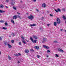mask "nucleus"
Here are the masks:
<instances>
[{"label":"nucleus","instance_id":"obj_1","mask_svg":"<svg viewBox=\"0 0 66 66\" xmlns=\"http://www.w3.org/2000/svg\"><path fill=\"white\" fill-rule=\"evenodd\" d=\"M28 18L29 19H30V20H32L33 19V18H34V17L33 15L31 14L30 16H28Z\"/></svg>","mask_w":66,"mask_h":66},{"label":"nucleus","instance_id":"obj_2","mask_svg":"<svg viewBox=\"0 0 66 66\" xmlns=\"http://www.w3.org/2000/svg\"><path fill=\"white\" fill-rule=\"evenodd\" d=\"M30 40H31L32 42L33 43H36V41H37L36 40H34L33 38H32V37L30 38Z\"/></svg>","mask_w":66,"mask_h":66},{"label":"nucleus","instance_id":"obj_3","mask_svg":"<svg viewBox=\"0 0 66 66\" xmlns=\"http://www.w3.org/2000/svg\"><path fill=\"white\" fill-rule=\"evenodd\" d=\"M57 22L58 24L60 23H61V21H60V19L59 18H57Z\"/></svg>","mask_w":66,"mask_h":66},{"label":"nucleus","instance_id":"obj_4","mask_svg":"<svg viewBox=\"0 0 66 66\" xmlns=\"http://www.w3.org/2000/svg\"><path fill=\"white\" fill-rule=\"evenodd\" d=\"M43 41H42V43H45V42L47 41V39L45 38H43Z\"/></svg>","mask_w":66,"mask_h":66},{"label":"nucleus","instance_id":"obj_5","mask_svg":"<svg viewBox=\"0 0 66 66\" xmlns=\"http://www.w3.org/2000/svg\"><path fill=\"white\" fill-rule=\"evenodd\" d=\"M17 17H18V16L17 15H14L13 16V19H16L17 18Z\"/></svg>","mask_w":66,"mask_h":66},{"label":"nucleus","instance_id":"obj_6","mask_svg":"<svg viewBox=\"0 0 66 66\" xmlns=\"http://www.w3.org/2000/svg\"><path fill=\"white\" fill-rule=\"evenodd\" d=\"M43 46L44 48H45L47 49H49L50 48L49 47L46 45H43Z\"/></svg>","mask_w":66,"mask_h":66},{"label":"nucleus","instance_id":"obj_7","mask_svg":"<svg viewBox=\"0 0 66 66\" xmlns=\"http://www.w3.org/2000/svg\"><path fill=\"white\" fill-rule=\"evenodd\" d=\"M42 6L43 7L45 8V7L47 6V5H46L45 3H44L42 4Z\"/></svg>","mask_w":66,"mask_h":66},{"label":"nucleus","instance_id":"obj_8","mask_svg":"<svg viewBox=\"0 0 66 66\" xmlns=\"http://www.w3.org/2000/svg\"><path fill=\"white\" fill-rule=\"evenodd\" d=\"M58 50L59 52H64V51L62 49H61V48H58Z\"/></svg>","mask_w":66,"mask_h":66},{"label":"nucleus","instance_id":"obj_9","mask_svg":"<svg viewBox=\"0 0 66 66\" xmlns=\"http://www.w3.org/2000/svg\"><path fill=\"white\" fill-rule=\"evenodd\" d=\"M29 52V50L28 49H26L25 51V52L26 53H28Z\"/></svg>","mask_w":66,"mask_h":66},{"label":"nucleus","instance_id":"obj_10","mask_svg":"<svg viewBox=\"0 0 66 66\" xmlns=\"http://www.w3.org/2000/svg\"><path fill=\"white\" fill-rule=\"evenodd\" d=\"M35 49H37V50H38L39 49V47L38 46H35Z\"/></svg>","mask_w":66,"mask_h":66},{"label":"nucleus","instance_id":"obj_11","mask_svg":"<svg viewBox=\"0 0 66 66\" xmlns=\"http://www.w3.org/2000/svg\"><path fill=\"white\" fill-rule=\"evenodd\" d=\"M15 3V2H11V4L12 5H14Z\"/></svg>","mask_w":66,"mask_h":66},{"label":"nucleus","instance_id":"obj_12","mask_svg":"<svg viewBox=\"0 0 66 66\" xmlns=\"http://www.w3.org/2000/svg\"><path fill=\"white\" fill-rule=\"evenodd\" d=\"M8 57L10 60H12V58H11V57L10 56V55H8Z\"/></svg>","mask_w":66,"mask_h":66},{"label":"nucleus","instance_id":"obj_13","mask_svg":"<svg viewBox=\"0 0 66 66\" xmlns=\"http://www.w3.org/2000/svg\"><path fill=\"white\" fill-rule=\"evenodd\" d=\"M22 42L25 45L27 44V43H26V41H24V40H22Z\"/></svg>","mask_w":66,"mask_h":66},{"label":"nucleus","instance_id":"obj_14","mask_svg":"<svg viewBox=\"0 0 66 66\" xmlns=\"http://www.w3.org/2000/svg\"><path fill=\"white\" fill-rule=\"evenodd\" d=\"M8 47L9 48H12V46L10 45L9 44L8 45Z\"/></svg>","mask_w":66,"mask_h":66},{"label":"nucleus","instance_id":"obj_15","mask_svg":"<svg viewBox=\"0 0 66 66\" xmlns=\"http://www.w3.org/2000/svg\"><path fill=\"white\" fill-rule=\"evenodd\" d=\"M11 21L12 23H13V24H15V22H14V21L12 19L11 20Z\"/></svg>","mask_w":66,"mask_h":66},{"label":"nucleus","instance_id":"obj_16","mask_svg":"<svg viewBox=\"0 0 66 66\" xmlns=\"http://www.w3.org/2000/svg\"><path fill=\"white\" fill-rule=\"evenodd\" d=\"M0 7L1 8H3L4 7V6L2 5H1L0 6Z\"/></svg>","mask_w":66,"mask_h":66},{"label":"nucleus","instance_id":"obj_17","mask_svg":"<svg viewBox=\"0 0 66 66\" xmlns=\"http://www.w3.org/2000/svg\"><path fill=\"white\" fill-rule=\"evenodd\" d=\"M5 13V12L3 11V10H0V13Z\"/></svg>","mask_w":66,"mask_h":66},{"label":"nucleus","instance_id":"obj_18","mask_svg":"<svg viewBox=\"0 0 66 66\" xmlns=\"http://www.w3.org/2000/svg\"><path fill=\"white\" fill-rule=\"evenodd\" d=\"M63 18L64 19V20H65L66 19V17L64 15L63 16Z\"/></svg>","mask_w":66,"mask_h":66},{"label":"nucleus","instance_id":"obj_19","mask_svg":"<svg viewBox=\"0 0 66 66\" xmlns=\"http://www.w3.org/2000/svg\"><path fill=\"white\" fill-rule=\"evenodd\" d=\"M33 37H34V38H35V39H37L38 38L36 36H33Z\"/></svg>","mask_w":66,"mask_h":66},{"label":"nucleus","instance_id":"obj_20","mask_svg":"<svg viewBox=\"0 0 66 66\" xmlns=\"http://www.w3.org/2000/svg\"><path fill=\"white\" fill-rule=\"evenodd\" d=\"M4 44L5 45V46H6V45H8L9 44V43H8L7 42H5V43H4Z\"/></svg>","mask_w":66,"mask_h":66},{"label":"nucleus","instance_id":"obj_21","mask_svg":"<svg viewBox=\"0 0 66 66\" xmlns=\"http://www.w3.org/2000/svg\"><path fill=\"white\" fill-rule=\"evenodd\" d=\"M17 16H18L17 18H19V19H21V16H20L19 15H17Z\"/></svg>","mask_w":66,"mask_h":66},{"label":"nucleus","instance_id":"obj_22","mask_svg":"<svg viewBox=\"0 0 66 66\" xmlns=\"http://www.w3.org/2000/svg\"><path fill=\"white\" fill-rule=\"evenodd\" d=\"M54 24L55 26H56L57 24L56 22H55L54 23Z\"/></svg>","mask_w":66,"mask_h":66},{"label":"nucleus","instance_id":"obj_23","mask_svg":"<svg viewBox=\"0 0 66 66\" xmlns=\"http://www.w3.org/2000/svg\"><path fill=\"white\" fill-rule=\"evenodd\" d=\"M57 11H58V12H61V10L59 8H58L57 9Z\"/></svg>","mask_w":66,"mask_h":66},{"label":"nucleus","instance_id":"obj_24","mask_svg":"<svg viewBox=\"0 0 66 66\" xmlns=\"http://www.w3.org/2000/svg\"><path fill=\"white\" fill-rule=\"evenodd\" d=\"M11 35H12V36H15V34L13 33H12Z\"/></svg>","mask_w":66,"mask_h":66},{"label":"nucleus","instance_id":"obj_25","mask_svg":"<svg viewBox=\"0 0 66 66\" xmlns=\"http://www.w3.org/2000/svg\"><path fill=\"white\" fill-rule=\"evenodd\" d=\"M4 21L3 20H1L0 21V22H1L2 23H3V22H4Z\"/></svg>","mask_w":66,"mask_h":66},{"label":"nucleus","instance_id":"obj_26","mask_svg":"<svg viewBox=\"0 0 66 66\" xmlns=\"http://www.w3.org/2000/svg\"><path fill=\"white\" fill-rule=\"evenodd\" d=\"M47 53H50V51L49 50H47Z\"/></svg>","mask_w":66,"mask_h":66},{"label":"nucleus","instance_id":"obj_27","mask_svg":"<svg viewBox=\"0 0 66 66\" xmlns=\"http://www.w3.org/2000/svg\"><path fill=\"white\" fill-rule=\"evenodd\" d=\"M13 9H14L15 10H17V9H16V8L15 6H13Z\"/></svg>","mask_w":66,"mask_h":66},{"label":"nucleus","instance_id":"obj_28","mask_svg":"<svg viewBox=\"0 0 66 66\" xmlns=\"http://www.w3.org/2000/svg\"><path fill=\"white\" fill-rule=\"evenodd\" d=\"M11 42L13 44L14 43V40H12L11 41Z\"/></svg>","mask_w":66,"mask_h":66},{"label":"nucleus","instance_id":"obj_29","mask_svg":"<svg viewBox=\"0 0 66 66\" xmlns=\"http://www.w3.org/2000/svg\"><path fill=\"white\" fill-rule=\"evenodd\" d=\"M3 30H6L7 29L6 28L3 27Z\"/></svg>","mask_w":66,"mask_h":66},{"label":"nucleus","instance_id":"obj_30","mask_svg":"<svg viewBox=\"0 0 66 66\" xmlns=\"http://www.w3.org/2000/svg\"><path fill=\"white\" fill-rule=\"evenodd\" d=\"M21 38L22 39H24V38H25L23 36L21 37Z\"/></svg>","mask_w":66,"mask_h":66},{"label":"nucleus","instance_id":"obj_31","mask_svg":"<svg viewBox=\"0 0 66 66\" xmlns=\"http://www.w3.org/2000/svg\"><path fill=\"white\" fill-rule=\"evenodd\" d=\"M57 43V41H56V40H55V41H54L53 42L54 43Z\"/></svg>","mask_w":66,"mask_h":66},{"label":"nucleus","instance_id":"obj_32","mask_svg":"<svg viewBox=\"0 0 66 66\" xmlns=\"http://www.w3.org/2000/svg\"><path fill=\"white\" fill-rule=\"evenodd\" d=\"M30 51H32V52H34V51L33 49H31L30 50Z\"/></svg>","mask_w":66,"mask_h":66},{"label":"nucleus","instance_id":"obj_33","mask_svg":"<svg viewBox=\"0 0 66 66\" xmlns=\"http://www.w3.org/2000/svg\"><path fill=\"white\" fill-rule=\"evenodd\" d=\"M55 11L57 13H59V11H58L57 10L55 9Z\"/></svg>","mask_w":66,"mask_h":66},{"label":"nucleus","instance_id":"obj_34","mask_svg":"<svg viewBox=\"0 0 66 66\" xmlns=\"http://www.w3.org/2000/svg\"><path fill=\"white\" fill-rule=\"evenodd\" d=\"M5 26H7L8 25L7 23L6 22L5 23Z\"/></svg>","mask_w":66,"mask_h":66},{"label":"nucleus","instance_id":"obj_35","mask_svg":"<svg viewBox=\"0 0 66 66\" xmlns=\"http://www.w3.org/2000/svg\"><path fill=\"white\" fill-rule=\"evenodd\" d=\"M55 55L56 57H59V55H58L57 54H56Z\"/></svg>","mask_w":66,"mask_h":66},{"label":"nucleus","instance_id":"obj_36","mask_svg":"<svg viewBox=\"0 0 66 66\" xmlns=\"http://www.w3.org/2000/svg\"><path fill=\"white\" fill-rule=\"evenodd\" d=\"M6 2H7V3H8L9 2V0H6Z\"/></svg>","mask_w":66,"mask_h":66},{"label":"nucleus","instance_id":"obj_37","mask_svg":"<svg viewBox=\"0 0 66 66\" xmlns=\"http://www.w3.org/2000/svg\"><path fill=\"white\" fill-rule=\"evenodd\" d=\"M37 58H39V57H40V56H39L38 55H37Z\"/></svg>","mask_w":66,"mask_h":66},{"label":"nucleus","instance_id":"obj_38","mask_svg":"<svg viewBox=\"0 0 66 66\" xmlns=\"http://www.w3.org/2000/svg\"><path fill=\"white\" fill-rule=\"evenodd\" d=\"M15 56H18L19 55L18 54H16L15 55Z\"/></svg>","mask_w":66,"mask_h":66},{"label":"nucleus","instance_id":"obj_39","mask_svg":"<svg viewBox=\"0 0 66 66\" xmlns=\"http://www.w3.org/2000/svg\"><path fill=\"white\" fill-rule=\"evenodd\" d=\"M33 26H36V24H32Z\"/></svg>","mask_w":66,"mask_h":66},{"label":"nucleus","instance_id":"obj_40","mask_svg":"<svg viewBox=\"0 0 66 66\" xmlns=\"http://www.w3.org/2000/svg\"><path fill=\"white\" fill-rule=\"evenodd\" d=\"M36 10L37 11V12H39V10L38 9H36Z\"/></svg>","mask_w":66,"mask_h":66},{"label":"nucleus","instance_id":"obj_41","mask_svg":"<svg viewBox=\"0 0 66 66\" xmlns=\"http://www.w3.org/2000/svg\"><path fill=\"white\" fill-rule=\"evenodd\" d=\"M50 16H52H52H53V15L51 14H50Z\"/></svg>","mask_w":66,"mask_h":66},{"label":"nucleus","instance_id":"obj_42","mask_svg":"<svg viewBox=\"0 0 66 66\" xmlns=\"http://www.w3.org/2000/svg\"><path fill=\"white\" fill-rule=\"evenodd\" d=\"M2 40V38H1V37H0V40Z\"/></svg>","mask_w":66,"mask_h":66},{"label":"nucleus","instance_id":"obj_43","mask_svg":"<svg viewBox=\"0 0 66 66\" xmlns=\"http://www.w3.org/2000/svg\"><path fill=\"white\" fill-rule=\"evenodd\" d=\"M62 10H63V11H65V9L64 8L62 9Z\"/></svg>","mask_w":66,"mask_h":66},{"label":"nucleus","instance_id":"obj_44","mask_svg":"<svg viewBox=\"0 0 66 66\" xmlns=\"http://www.w3.org/2000/svg\"><path fill=\"white\" fill-rule=\"evenodd\" d=\"M17 14L18 15H20V13L19 12H17Z\"/></svg>","mask_w":66,"mask_h":66},{"label":"nucleus","instance_id":"obj_45","mask_svg":"<svg viewBox=\"0 0 66 66\" xmlns=\"http://www.w3.org/2000/svg\"><path fill=\"white\" fill-rule=\"evenodd\" d=\"M19 45H21V42H19Z\"/></svg>","mask_w":66,"mask_h":66},{"label":"nucleus","instance_id":"obj_46","mask_svg":"<svg viewBox=\"0 0 66 66\" xmlns=\"http://www.w3.org/2000/svg\"><path fill=\"white\" fill-rule=\"evenodd\" d=\"M50 25V24H47V26H48V27H49Z\"/></svg>","mask_w":66,"mask_h":66},{"label":"nucleus","instance_id":"obj_47","mask_svg":"<svg viewBox=\"0 0 66 66\" xmlns=\"http://www.w3.org/2000/svg\"><path fill=\"white\" fill-rule=\"evenodd\" d=\"M18 55H20H20H21V54H20L19 53H18Z\"/></svg>","mask_w":66,"mask_h":66},{"label":"nucleus","instance_id":"obj_48","mask_svg":"<svg viewBox=\"0 0 66 66\" xmlns=\"http://www.w3.org/2000/svg\"><path fill=\"white\" fill-rule=\"evenodd\" d=\"M34 2H36V0H33Z\"/></svg>","mask_w":66,"mask_h":66},{"label":"nucleus","instance_id":"obj_49","mask_svg":"<svg viewBox=\"0 0 66 66\" xmlns=\"http://www.w3.org/2000/svg\"><path fill=\"white\" fill-rule=\"evenodd\" d=\"M46 56H47V57H49V55H46Z\"/></svg>","mask_w":66,"mask_h":66},{"label":"nucleus","instance_id":"obj_50","mask_svg":"<svg viewBox=\"0 0 66 66\" xmlns=\"http://www.w3.org/2000/svg\"><path fill=\"white\" fill-rule=\"evenodd\" d=\"M30 26H33V24H30Z\"/></svg>","mask_w":66,"mask_h":66},{"label":"nucleus","instance_id":"obj_51","mask_svg":"<svg viewBox=\"0 0 66 66\" xmlns=\"http://www.w3.org/2000/svg\"><path fill=\"white\" fill-rule=\"evenodd\" d=\"M61 31H63V29H61Z\"/></svg>","mask_w":66,"mask_h":66},{"label":"nucleus","instance_id":"obj_52","mask_svg":"<svg viewBox=\"0 0 66 66\" xmlns=\"http://www.w3.org/2000/svg\"><path fill=\"white\" fill-rule=\"evenodd\" d=\"M9 37H11V36L10 35L9 36Z\"/></svg>","mask_w":66,"mask_h":66},{"label":"nucleus","instance_id":"obj_53","mask_svg":"<svg viewBox=\"0 0 66 66\" xmlns=\"http://www.w3.org/2000/svg\"><path fill=\"white\" fill-rule=\"evenodd\" d=\"M18 63H20V62L18 61Z\"/></svg>","mask_w":66,"mask_h":66},{"label":"nucleus","instance_id":"obj_54","mask_svg":"<svg viewBox=\"0 0 66 66\" xmlns=\"http://www.w3.org/2000/svg\"><path fill=\"white\" fill-rule=\"evenodd\" d=\"M6 8H8V7L7 6H6Z\"/></svg>","mask_w":66,"mask_h":66},{"label":"nucleus","instance_id":"obj_55","mask_svg":"<svg viewBox=\"0 0 66 66\" xmlns=\"http://www.w3.org/2000/svg\"><path fill=\"white\" fill-rule=\"evenodd\" d=\"M26 42H29V40H26Z\"/></svg>","mask_w":66,"mask_h":66},{"label":"nucleus","instance_id":"obj_56","mask_svg":"<svg viewBox=\"0 0 66 66\" xmlns=\"http://www.w3.org/2000/svg\"><path fill=\"white\" fill-rule=\"evenodd\" d=\"M1 52L0 51V55H1Z\"/></svg>","mask_w":66,"mask_h":66},{"label":"nucleus","instance_id":"obj_57","mask_svg":"<svg viewBox=\"0 0 66 66\" xmlns=\"http://www.w3.org/2000/svg\"><path fill=\"white\" fill-rule=\"evenodd\" d=\"M11 1H15V0H11Z\"/></svg>","mask_w":66,"mask_h":66},{"label":"nucleus","instance_id":"obj_58","mask_svg":"<svg viewBox=\"0 0 66 66\" xmlns=\"http://www.w3.org/2000/svg\"><path fill=\"white\" fill-rule=\"evenodd\" d=\"M28 13H26V14H27V15H28Z\"/></svg>","mask_w":66,"mask_h":66},{"label":"nucleus","instance_id":"obj_59","mask_svg":"<svg viewBox=\"0 0 66 66\" xmlns=\"http://www.w3.org/2000/svg\"><path fill=\"white\" fill-rule=\"evenodd\" d=\"M65 23H66V21H65Z\"/></svg>","mask_w":66,"mask_h":66},{"label":"nucleus","instance_id":"obj_60","mask_svg":"<svg viewBox=\"0 0 66 66\" xmlns=\"http://www.w3.org/2000/svg\"><path fill=\"white\" fill-rule=\"evenodd\" d=\"M21 2H22V1H21Z\"/></svg>","mask_w":66,"mask_h":66},{"label":"nucleus","instance_id":"obj_61","mask_svg":"<svg viewBox=\"0 0 66 66\" xmlns=\"http://www.w3.org/2000/svg\"><path fill=\"white\" fill-rule=\"evenodd\" d=\"M65 32H66V30H65Z\"/></svg>","mask_w":66,"mask_h":66}]
</instances>
